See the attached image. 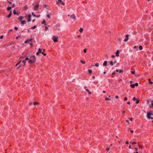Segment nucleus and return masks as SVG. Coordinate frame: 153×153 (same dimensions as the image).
<instances>
[{
	"label": "nucleus",
	"mask_w": 153,
	"mask_h": 153,
	"mask_svg": "<svg viewBox=\"0 0 153 153\" xmlns=\"http://www.w3.org/2000/svg\"><path fill=\"white\" fill-rule=\"evenodd\" d=\"M29 60L28 61V62L30 63H34L36 60L35 56L34 55L32 56H29Z\"/></svg>",
	"instance_id": "obj_1"
},
{
	"label": "nucleus",
	"mask_w": 153,
	"mask_h": 153,
	"mask_svg": "<svg viewBox=\"0 0 153 153\" xmlns=\"http://www.w3.org/2000/svg\"><path fill=\"white\" fill-rule=\"evenodd\" d=\"M147 117L148 119L153 120V114L149 112H147Z\"/></svg>",
	"instance_id": "obj_2"
},
{
	"label": "nucleus",
	"mask_w": 153,
	"mask_h": 153,
	"mask_svg": "<svg viewBox=\"0 0 153 153\" xmlns=\"http://www.w3.org/2000/svg\"><path fill=\"white\" fill-rule=\"evenodd\" d=\"M58 37H56L55 36H53V38H52V39L54 42H58Z\"/></svg>",
	"instance_id": "obj_3"
},
{
	"label": "nucleus",
	"mask_w": 153,
	"mask_h": 153,
	"mask_svg": "<svg viewBox=\"0 0 153 153\" xmlns=\"http://www.w3.org/2000/svg\"><path fill=\"white\" fill-rule=\"evenodd\" d=\"M126 38L124 40V41L125 42H126L128 41V35H125Z\"/></svg>",
	"instance_id": "obj_4"
},
{
	"label": "nucleus",
	"mask_w": 153,
	"mask_h": 153,
	"mask_svg": "<svg viewBox=\"0 0 153 153\" xmlns=\"http://www.w3.org/2000/svg\"><path fill=\"white\" fill-rule=\"evenodd\" d=\"M70 17L72 19H74V20H76V18L75 16V14H73L70 16Z\"/></svg>",
	"instance_id": "obj_5"
},
{
	"label": "nucleus",
	"mask_w": 153,
	"mask_h": 153,
	"mask_svg": "<svg viewBox=\"0 0 153 153\" xmlns=\"http://www.w3.org/2000/svg\"><path fill=\"white\" fill-rule=\"evenodd\" d=\"M31 16V14H30L28 15V18L27 19V22H29L31 21V20L30 19V18Z\"/></svg>",
	"instance_id": "obj_6"
},
{
	"label": "nucleus",
	"mask_w": 153,
	"mask_h": 153,
	"mask_svg": "<svg viewBox=\"0 0 153 153\" xmlns=\"http://www.w3.org/2000/svg\"><path fill=\"white\" fill-rule=\"evenodd\" d=\"M119 51L118 50H117L116 52V55L117 56H119Z\"/></svg>",
	"instance_id": "obj_7"
},
{
	"label": "nucleus",
	"mask_w": 153,
	"mask_h": 153,
	"mask_svg": "<svg viewBox=\"0 0 153 153\" xmlns=\"http://www.w3.org/2000/svg\"><path fill=\"white\" fill-rule=\"evenodd\" d=\"M123 71L122 70H119V69H117L116 70V71L117 72H119V73H122L123 72Z\"/></svg>",
	"instance_id": "obj_8"
},
{
	"label": "nucleus",
	"mask_w": 153,
	"mask_h": 153,
	"mask_svg": "<svg viewBox=\"0 0 153 153\" xmlns=\"http://www.w3.org/2000/svg\"><path fill=\"white\" fill-rule=\"evenodd\" d=\"M20 21L21 22V23L22 25H23L25 24V20H20Z\"/></svg>",
	"instance_id": "obj_9"
},
{
	"label": "nucleus",
	"mask_w": 153,
	"mask_h": 153,
	"mask_svg": "<svg viewBox=\"0 0 153 153\" xmlns=\"http://www.w3.org/2000/svg\"><path fill=\"white\" fill-rule=\"evenodd\" d=\"M39 4H37L35 7H34V9L36 10H37L38 9V8L39 7Z\"/></svg>",
	"instance_id": "obj_10"
},
{
	"label": "nucleus",
	"mask_w": 153,
	"mask_h": 153,
	"mask_svg": "<svg viewBox=\"0 0 153 153\" xmlns=\"http://www.w3.org/2000/svg\"><path fill=\"white\" fill-rule=\"evenodd\" d=\"M107 61H105L103 64V66H106L107 65Z\"/></svg>",
	"instance_id": "obj_11"
},
{
	"label": "nucleus",
	"mask_w": 153,
	"mask_h": 153,
	"mask_svg": "<svg viewBox=\"0 0 153 153\" xmlns=\"http://www.w3.org/2000/svg\"><path fill=\"white\" fill-rule=\"evenodd\" d=\"M88 71L90 74H91L92 73V71L91 69H88Z\"/></svg>",
	"instance_id": "obj_12"
},
{
	"label": "nucleus",
	"mask_w": 153,
	"mask_h": 153,
	"mask_svg": "<svg viewBox=\"0 0 153 153\" xmlns=\"http://www.w3.org/2000/svg\"><path fill=\"white\" fill-rule=\"evenodd\" d=\"M130 87L132 88H134L135 87V85H134V84H131L130 85Z\"/></svg>",
	"instance_id": "obj_13"
},
{
	"label": "nucleus",
	"mask_w": 153,
	"mask_h": 153,
	"mask_svg": "<svg viewBox=\"0 0 153 153\" xmlns=\"http://www.w3.org/2000/svg\"><path fill=\"white\" fill-rule=\"evenodd\" d=\"M24 18V17L23 16H20L19 19L20 20H22Z\"/></svg>",
	"instance_id": "obj_14"
},
{
	"label": "nucleus",
	"mask_w": 153,
	"mask_h": 153,
	"mask_svg": "<svg viewBox=\"0 0 153 153\" xmlns=\"http://www.w3.org/2000/svg\"><path fill=\"white\" fill-rule=\"evenodd\" d=\"M11 14H12L11 12V11H10L9 14L7 16V17L8 18L10 17L11 16Z\"/></svg>",
	"instance_id": "obj_15"
},
{
	"label": "nucleus",
	"mask_w": 153,
	"mask_h": 153,
	"mask_svg": "<svg viewBox=\"0 0 153 153\" xmlns=\"http://www.w3.org/2000/svg\"><path fill=\"white\" fill-rule=\"evenodd\" d=\"M148 81H149V83L150 84H153V82L152 81H151V79H148Z\"/></svg>",
	"instance_id": "obj_16"
},
{
	"label": "nucleus",
	"mask_w": 153,
	"mask_h": 153,
	"mask_svg": "<svg viewBox=\"0 0 153 153\" xmlns=\"http://www.w3.org/2000/svg\"><path fill=\"white\" fill-rule=\"evenodd\" d=\"M79 31L80 33H82L83 31V29L82 28H80Z\"/></svg>",
	"instance_id": "obj_17"
},
{
	"label": "nucleus",
	"mask_w": 153,
	"mask_h": 153,
	"mask_svg": "<svg viewBox=\"0 0 153 153\" xmlns=\"http://www.w3.org/2000/svg\"><path fill=\"white\" fill-rule=\"evenodd\" d=\"M94 66L96 67H98L99 66V65L98 63H96L95 64Z\"/></svg>",
	"instance_id": "obj_18"
},
{
	"label": "nucleus",
	"mask_w": 153,
	"mask_h": 153,
	"mask_svg": "<svg viewBox=\"0 0 153 153\" xmlns=\"http://www.w3.org/2000/svg\"><path fill=\"white\" fill-rule=\"evenodd\" d=\"M151 104L152 107H153V101L152 100L151 101Z\"/></svg>",
	"instance_id": "obj_19"
},
{
	"label": "nucleus",
	"mask_w": 153,
	"mask_h": 153,
	"mask_svg": "<svg viewBox=\"0 0 153 153\" xmlns=\"http://www.w3.org/2000/svg\"><path fill=\"white\" fill-rule=\"evenodd\" d=\"M110 63L111 66H112L113 65V62L112 61H110Z\"/></svg>",
	"instance_id": "obj_20"
},
{
	"label": "nucleus",
	"mask_w": 153,
	"mask_h": 153,
	"mask_svg": "<svg viewBox=\"0 0 153 153\" xmlns=\"http://www.w3.org/2000/svg\"><path fill=\"white\" fill-rule=\"evenodd\" d=\"M38 52H39V53H41L42 52L41 49L39 48L38 49Z\"/></svg>",
	"instance_id": "obj_21"
},
{
	"label": "nucleus",
	"mask_w": 153,
	"mask_h": 153,
	"mask_svg": "<svg viewBox=\"0 0 153 153\" xmlns=\"http://www.w3.org/2000/svg\"><path fill=\"white\" fill-rule=\"evenodd\" d=\"M139 48L140 50H142L143 49V47H142V46L141 45L139 47Z\"/></svg>",
	"instance_id": "obj_22"
},
{
	"label": "nucleus",
	"mask_w": 153,
	"mask_h": 153,
	"mask_svg": "<svg viewBox=\"0 0 153 153\" xmlns=\"http://www.w3.org/2000/svg\"><path fill=\"white\" fill-rule=\"evenodd\" d=\"M80 61L82 64H85V61H83V60H80Z\"/></svg>",
	"instance_id": "obj_23"
},
{
	"label": "nucleus",
	"mask_w": 153,
	"mask_h": 153,
	"mask_svg": "<svg viewBox=\"0 0 153 153\" xmlns=\"http://www.w3.org/2000/svg\"><path fill=\"white\" fill-rule=\"evenodd\" d=\"M33 104L34 105L38 104H39V102H33Z\"/></svg>",
	"instance_id": "obj_24"
},
{
	"label": "nucleus",
	"mask_w": 153,
	"mask_h": 153,
	"mask_svg": "<svg viewBox=\"0 0 153 153\" xmlns=\"http://www.w3.org/2000/svg\"><path fill=\"white\" fill-rule=\"evenodd\" d=\"M29 59H29V56H28V57H27V58H25V61H27V60H29Z\"/></svg>",
	"instance_id": "obj_25"
},
{
	"label": "nucleus",
	"mask_w": 153,
	"mask_h": 153,
	"mask_svg": "<svg viewBox=\"0 0 153 153\" xmlns=\"http://www.w3.org/2000/svg\"><path fill=\"white\" fill-rule=\"evenodd\" d=\"M11 8V7H7V10L8 11L10 10Z\"/></svg>",
	"instance_id": "obj_26"
},
{
	"label": "nucleus",
	"mask_w": 153,
	"mask_h": 153,
	"mask_svg": "<svg viewBox=\"0 0 153 153\" xmlns=\"http://www.w3.org/2000/svg\"><path fill=\"white\" fill-rule=\"evenodd\" d=\"M36 26H34L31 27V29H34L36 28Z\"/></svg>",
	"instance_id": "obj_27"
},
{
	"label": "nucleus",
	"mask_w": 153,
	"mask_h": 153,
	"mask_svg": "<svg viewBox=\"0 0 153 153\" xmlns=\"http://www.w3.org/2000/svg\"><path fill=\"white\" fill-rule=\"evenodd\" d=\"M28 8V7H27V5H25L24 7V9L25 10H26L27 8Z\"/></svg>",
	"instance_id": "obj_28"
},
{
	"label": "nucleus",
	"mask_w": 153,
	"mask_h": 153,
	"mask_svg": "<svg viewBox=\"0 0 153 153\" xmlns=\"http://www.w3.org/2000/svg\"><path fill=\"white\" fill-rule=\"evenodd\" d=\"M21 62V61H19L17 63V64L16 65V66H17L18 65H19Z\"/></svg>",
	"instance_id": "obj_29"
},
{
	"label": "nucleus",
	"mask_w": 153,
	"mask_h": 153,
	"mask_svg": "<svg viewBox=\"0 0 153 153\" xmlns=\"http://www.w3.org/2000/svg\"><path fill=\"white\" fill-rule=\"evenodd\" d=\"M87 91L88 92L89 94H91V92L88 89H87Z\"/></svg>",
	"instance_id": "obj_30"
},
{
	"label": "nucleus",
	"mask_w": 153,
	"mask_h": 153,
	"mask_svg": "<svg viewBox=\"0 0 153 153\" xmlns=\"http://www.w3.org/2000/svg\"><path fill=\"white\" fill-rule=\"evenodd\" d=\"M42 24H44L45 25V20H44L42 22Z\"/></svg>",
	"instance_id": "obj_31"
},
{
	"label": "nucleus",
	"mask_w": 153,
	"mask_h": 153,
	"mask_svg": "<svg viewBox=\"0 0 153 153\" xmlns=\"http://www.w3.org/2000/svg\"><path fill=\"white\" fill-rule=\"evenodd\" d=\"M139 100H136V104H138L139 103Z\"/></svg>",
	"instance_id": "obj_32"
},
{
	"label": "nucleus",
	"mask_w": 153,
	"mask_h": 153,
	"mask_svg": "<svg viewBox=\"0 0 153 153\" xmlns=\"http://www.w3.org/2000/svg\"><path fill=\"white\" fill-rule=\"evenodd\" d=\"M26 62V61L25 60H23L22 61V62L24 64V65H25Z\"/></svg>",
	"instance_id": "obj_33"
},
{
	"label": "nucleus",
	"mask_w": 153,
	"mask_h": 153,
	"mask_svg": "<svg viewBox=\"0 0 153 153\" xmlns=\"http://www.w3.org/2000/svg\"><path fill=\"white\" fill-rule=\"evenodd\" d=\"M32 15L34 16V17H35L36 16V15H35V14H34V13L33 12H32Z\"/></svg>",
	"instance_id": "obj_34"
},
{
	"label": "nucleus",
	"mask_w": 153,
	"mask_h": 153,
	"mask_svg": "<svg viewBox=\"0 0 153 153\" xmlns=\"http://www.w3.org/2000/svg\"><path fill=\"white\" fill-rule=\"evenodd\" d=\"M41 53L43 54L44 56H45L46 55V54L45 53H44L43 52H42Z\"/></svg>",
	"instance_id": "obj_35"
},
{
	"label": "nucleus",
	"mask_w": 153,
	"mask_h": 153,
	"mask_svg": "<svg viewBox=\"0 0 153 153\" xmlns=\"http://www.w3.org/2000/svg\"><path fill=\"white\" fill-rule=\"evenodd\" d=\"M110 148L109 147H108L106 148V150L108 151H109L110 149Z\"/></svg>",
	"instance_id": "obj_36"
},
{
	"label": "nucleus",
	"mask_w": 153,
	"mask_h": 153,
	"mask_svg": "<svg viewBox=\"0 0 153 153\" xmlns=\"http://www.w3.org/2000/svg\"><path fill=\"white\" fill-rule=\"evenodd\" d=\"M13 13L14 14H16V11L15 10H14L13 11Z\"/></svg>",
	"instance_id": "obj_37"
},
{
	"label": "nucleus",
	"mask_w": 153,
	"mask_h": 153,
	"mask_svg": "<svg viewBox=\"0 0 153 153\" xmlns=\"http://www.w3.org/2000/svg\"><path fill=\"white\" fill-rule=\"evenodd\" d=\"M134 85L135 86H137L138 85V83H136Z\"/></svg>",
	"instance_id": "obj_38"
},
{
	"label": "nucleus",
	"mask_w": 153,
	"mask_h": 153,
	"mask_svg": "<svg viewBox=\"0 0 153 153\" xmlns=\"http://www.w3.org/2000/svg\"><path fill=\"white\" fill-rule=\"evenodd\" d=\"M133 100L134 101H135L136 100V97H133Z\"/></svg>",
	"instance_id": "obj_39"
},
{
	"label": "nucleus",
	"mask_w": 153,
	"mask_h": 153,
	"mask_svg": "<svg viewBox=\"0 0 153 153\" xmlns=\"http://www.w3.org/2000/svg\"><path fill=\"white\" fill-rule=\"evenodd\" d=\"M133 48L134 49H138V47L136 46H135L134 47H133Z\"/></svg>",
	"instance_id": "obj_40"
},
{
	"label": "nucleus",
	"mask_w": 153,
	"mask_h": 153,
	"mask_svg": "<svg viewBox=\"0 0 153 153\" xmlns=\"http://www.w3.org/2000/svg\"><path fill=\"white\" fill-rule=\"evenodd\" d=\"M61 3V4H62V5H65V4L64 2H62V1H61L60 2Z\"/></svg>",
	"instance_id": "obj_41"
},
{
	"label": "nucleus",
	"mask_w": 153,
	"mask_h": 153,
	"mask_svg": "<svg viewBox=\"0 0 153 153\" xmlns=\"http://www.w3.org/2000/svg\"><path fill=\"white\" fill-rule=\"evenodd\" d=\"M131 73L132 74H135V71H131Z\"/></svg>",
	"instance_id": "obj_42"
},
{
	"label": "nucleus",
	"mask_w": 153,
	"mask_h": 153,
	"mask_svg": "<svg viewBox=\"0 0 153 153\" xmlns=\"http://www.w3.org/2000/svg\"><path fill=\"white\" fill-rule=\"evenodd\" d=\"M105 100H111V99L109 98H105Z\"/></svg>",
	"instance_id": "obj_43"
},
{
	"label": "nucleus",
	"mask_w": 153,
	"mask_h": 153,
	"mask_svg": "<svg viewBox=\"0 0 153 153\" xmlns=\"http://www.w3.org/2000/svg\"><path fill=\"white\" fill-rule=\"evenodd\" d=\"M28 42H29V40H26V41H25V43H27Z\"/></svg>",
	"instance_id": "obj_44"
},
{
	"label": "nucleus",
	"mask_w": 153,
	"mask_h": 153,
	"mask_svg": "<svg viewBox=\"0 0 153 153\" xmlns=\"http://www.w3.org/2000/svg\"><path fill=\"white\" fill-rule=\"evenodd\" d=\"M3 38V36H1L0 37V39H2Z\"/></svg>",
	"instance_id": "obj_45"
},
{
	"label": "nucleus",
	"mask_w": 153,
	"mask_h": 153,
	"mask_svg": "<svg viewBox=\"0 0 153 153\" xmlns=\"http://www.w3.org/2000/svg\"><path fill=\"white\" fill-rule=\"evenodd\" d=\"M127 97H125V98H124V100L125 101H126L127 100Z\"/></svg>",
	"instance_id": "obj_46"
},
{
	"label": "nucleus",
	"mask_w": 153,
	"mask_h": 153,
	"mask_svg": "<svg viewBox=\"0 0 153 153\" xmlns=\"http://www.w3.org/2000/svg\"><path fill=\"white\" fill-rule=\"evenodd\" d=\"M14 29L16 30H17L18 29V28L17 27H15Z\"/></svg>",
	"instance_id": "obj_47"
},
{
	"label": "nucleus",
	"mask_w": 153,
	"mask_h": 153,
	"mask_svg": "<svg viewBox=\"0 0 153 153\" xmlns=\"http://www.w3.org/2000/svg\"><path fill=\"white\" fill-rule=\"evenodd\" d=\"M45 30H48V28L47 27H45Z\"/></svg>",
	"instance_id": "obj_48"
},
{
	"label": "nucleus",
	"mask_w": 153,
	"mask_h": 153,
	"mask_svg": "<svg viewBox=\"0 0 153 153\" xmlns=\"http://www.w3.org/2000/svg\"><path fill=\"white\" fill-rule=\"evenodd\" d=\"M84 52L85 53H86V48H85L84 50Z\"/></svg>",
	"instance_id": "obj_49"
},
{
	"label": "nucleus",
	"mask_w": 153,
	"mask_h": 153,
	"mask_svg": "<svg viewBox=\"0 0 153 153\" xmlns=\"http://www.w3.org/2000/svg\"><path fill=\"white\" fill-rule=\"evenodd\" d=\"M47 16L49 18H50V16L49 15H47Z\"/></svg>",
	"instance_id": "obj_50"
},
{
	"label": "nucleus",
	"mask_w": 153,
	"mask_h": 153,
	"mask_svg": "<svg viewBox=\"0 0 153 153\" xmlns=\"http://www.w3.org/2000/svg\"><path fill=\"white\" fill-rule=\"evenodd\" d=\"M136 143V142H133L132 143V144H135Z\"/></svg>",
	"instance_id": "obj_51"
},
{
	"label": "nucleus",
	"mask_w": 153,
	"mask_h": 153,
	"mask_svg": "<svg viewBox=\"0 0 153 153\" xmlns=\"http://www.w3.org/2000/svg\"><path fill=\"white\" fill-rule=\"evenodd\" d=\"M138 146L140 147H141V149H142V146L138 144Z\"/></svg>",
	"instance_id": "obj_52"
},
{
	"label": "nucleus",
	"mask_w": 153,
	"mask_h": 153,
	"mask_svg": "<svg viewBox=\"0 0 153 153\" xmlns=\"http://www.w3.org/2000/svg\"><path fill=\"white\" fill-rule=\"evenodd\" d=\"M58 0V2L57 3V4L59 2H61V1H62V0Z\"/></svg>",
	"instance_id": "obj_53"
},
{
	"label": "nucleus",
	"mask_w": 153,
	"mask_h": 153,
	"mask_svg": "<svg viewBox=\"0 0 153 153\" xmlns=\"http://www.w3.org/2000/svg\"><path fill=\"white\" fill-rule=\"evenodd\" d=\"M39 52L38 51V52H36V55H38L39 54Z\"/></svg>",
	"instance_id": "obj_54"
},
{
	"label": "nucleus",
	"mask_w": 153,
	"mask_h": 153,
	"mask_svg": "<svg viewBox=\"0 0 153 153\" xmlns=\"http://www.w3.org/2000/svg\"><path fill=\"white\" fill-rule=\"evenodd\" d=\"M129 119L131 121H132L133 119L132 118H131Z\"/></svg>",
	"instance_id": "obj_55"
},
{
	"label": "nucleus",
	"mask_w": 153,
	"mask_h": 153,
	"mask_svg": "<svg viewBox=\"0 0 153 153\" xmlns=\"http://www.w3.org/2000/svg\"><path fill=\"white\" fill-rule=\"evenodd\" d=\"M41 16L40 15H38V16H37L36 15V17H40Z\"/></svg>",
	"instance_id": "obj_56"
},
{
	"label": "nucleus",
	"mask_w": 153,
	"mask_h": 153,
	"mask_svg": "<svg viewBox=\"0 0 153 153\" xmlns=\"http://www.w3.org/2000/svg\"><path fill=\"white\" fill-rule=\"evenodd\" d=\"M115 98H117H117H119V97H118V96H117V95H116V96H115Z\"/></svg>",
	"instance_id": "obj_57"
},
{
	"label": "nucleus",
	"mask_w": 153,
	"mask_h": 153,
	"mask_svg": "<svg viewBox=\"0 0 153 153\" xmlns=\"http://www.w3.org/2000/svg\"><path fill=\"white\" fill-rule=\"evenodd\" d=\"M130 132L131 133H133L134 132V131L132 130H131L130 131Z\"/></svg>",
	"instance_id": "obj_58"
},
{
	"label": "nucleus",
	"mask_w": 153,
	"mask_h": 153,
	"mask_svg": "<svg viewBox=\"0 0 153 153\" xmlns=\"http://www.w3.org/2000/svg\"><path fill=\"white\" fill-rule=\"evenodd\" d=\"M135 149L136 152H137V151H138V148H135Z\"/></svg>",
	"instance_id": "obj_59"
},
{
	"label": "nucleus",
	"mask_w": 153,
	"mask_h": 153,
	"mask_svg": "<svg viewBox=\"0 0 153 153\" xmlns=\"http://www.w3.org/2000/svg\"><path fill=\"white\" fill-rule=\"evenodd\" d=\"M126 144H128V141H127L126 142Z\"/></svg>",
	"instance_id": "obj_60"
},
{
	"label": "nucleus",
	"mask_w": 153,
	"mask_h": 153,
	"mask_svg": "<svg viewBox=\"0 0 153 153\" xmlns=\"http://www.w3.org/2000/svg\"><path fill=\"white\" fill-rule=\"evenodd\" d=\"M127 103L128 104H130V102L128 101V102H127Z\"/></svg>",
	"instance_id": "obj_61"
},
{
	"label": "nucleus",
	"mask_w": 153,
	"mask_h": 153,
	"mask_svg": "<svg viewBox=\"0 0 153 153\" xmlns=\"http://www.w3.org/2000/svg\"><path fill=\"white\" fill-rule=\"evenodd\" d=\"M115 57V56L114 55H111V57H112V58H114Z\"/></svg>",
	"instance_id": "obj_62"
},
{
	"label": "nucleus",
	"mask_w": 153,
	"mask_h": 153,
	"mask_svg": "<svg viewBox=\"0 0 153 153\" xmlns=\"http://www.w3.org/2000/svg\"><path fill=\"white\" fill-rule=\"evenodd\" d=\"M15 6V4H13V5H12V7H14Z\"/></svg>",
	"instance_id": "obj_63"
},
{
	"label": "nucleus",
	"mask_w": 153,
	"mask_h": 153,
	"mask_svg": "<svg viewBox=\"0 0 153 153\" xmlns=\"http://www.w3.org/2000/svg\"><path fill=\"white\" fill-rule=\"evenodd\" d=\"M102 92L103 93H106V92L105 91H102Z\"/></svg>",
	"instance_id": "obj_64"
}]
</instances>
